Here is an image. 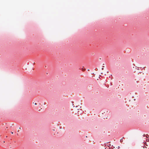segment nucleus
Here are the masks:
<instances>
[{
	"label": "nucleus",
	"instance_id": "f257e3e1",
	"mask_svg": "<svg viewBox=\"0 0 149 149\" xmlns=\"http://www.w3.org/2000/svg\"><path fill=\"white\" fill-rule=\"evenodd\" d=\"M82 71H84V70H86V69L85 68H82Z\"/></svg>",
	"mask_w": 149,
	"mask_h": 149
},
{
	"label": "nucleus",
	"instance_id": "f03ea898",
	"mask_svg": "<svg viewBox=\"0 0 149 149\" xmlns=\"http://www.w3.org/2000/svg\"><path fill=\"white\" fill-rule=\"evenodd\" d=\"M146 141H149V140H148L147 139L146 140Z\"/></svg>",
	"mask_w": 149,
	"mask_h": 149
},
{
	"label": "nucleus",
	"instance_id": "7ed1b4c3",
	"mask_svg": "<svg viewBox=\"0 0 149 149\" xmlns=\"http://www.w3.org/2000/svg\"><path fill=\"white\" fill-rule=\"evenodd\" d=\"M143 136H145V134H143Z\"/></svg>",
	"mask_w": 149,
	"mask_h": 149
},
{
	"label": "nucleus",
	"instance_id": "20e7f679",
	"mask_svg": "<svg viewBox=\"0 0 149 149\" xmlns=\"http://www.w3.org/2000/svg\"><path fill=\"white\" fill-rule=\"evenodd\" d=\"M11 133L12 134H13V132H11Z\"/></svg>",
	"mask_w": 149,
	"mask_h": 149
},
{
	"label": "nucleus",
	"instance_id": "39448f33",
	"mask_svg": "<svg viewBox=\"0 0 149 149\" xmlns=\"http://www.w3.org/2000/svg\"><path fill=\"white\" fill-rule=\"evenodd\" d=\"M35 105H37V104H36V103H35Z\"/></svg>",
	"mask_w": 149,
	"mask_h": 149
},
{
	"label": "nucleus",
	"instance_id": "423d86ee",
	"mask_svg": "<svg viewBox=\"0 0 149 149\" xmlns=\"http://www.w3.org/2000/svg\"><path fill=\"white\" fill-rule=\"evenodd\" d=\"M103 68H102V70H103Z\"/></svg>",
	"mask_w": 149,
	"mask_h": 149
},
{
	"label": "nucleus",
	"instance_id": "0eeeda50",
	"mask_svg": "<svg viewBox=\"0 0 149 149\" xmlns=\"http://www.w3.org/2000/svg\"><path fill=\"white\" fill-rule=\"evenodd\" d=\"M19 129H21V128H20V127H19Z\"/></svg>",
	"mask_w": 149,
	"mask_h": 149
},
{
	"label": "nucleus",
	"instance_id": "6e6552de",
	"mask_svg": "<svg viewBox=\"0 0 149 149\" xmlns=\"http://www.w3.org/2000/svg\"><path fill=\"white\" fill-rule=\"evenodd\" d=\"M17 132H19V130H18V131H17Z\"/></svg>",
	"mask_w": 149,
	"mask_h": 149
},
{
	"label": "nucleus",
	"instance_id": "1a4fd4ad",
	"mask_svg": "<svg viewBox=\"0 0 149 149\" xmlns=\"http://www.w3.org/2000/svg\"><path fill=\"white\" fill-rule=\"evenodd\" d=\"M117 149H119V148Z\"/></svg>",
	"mask_w": 149,
	"mask_h": 149
}]
</instances>
